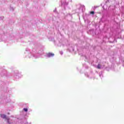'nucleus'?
Returning a JSON list of instances; mask_svg holds the SVG:
<instances>
[{
    "instance_id": "9",
    "label": "nucleus",
    "mask_w": 124,
    "mask_h": 124,
    "mask_svg": "<svg viewBox=\"0 0 124 124\" xmlns=\"http://www.w3.org/2000/svg\"><path fill=\"white\" fill-rule=\"evenodd\" d=\"M24 111H25V112H28V108H23Z\"/></svg>"
},
{
    "instance_id": "13",
    "label": "nucleus",
    "mask_w": 124,
    "mask_h": 124,
    "mask_svg": "<svg viewBox=\"0 0 124 124\" xmlns=\"http://www.w3.org/2000/svg\"><path fill=\"white\" fill-rule=\"evenodd\" d=\"M39 54H40V55H42V54H43V51H42V52H39Z\"/></svg>"
},
{
    "instance_id": "1",
    "label": "nucleus",
    "mask_w": 124,
    "mask_h": 124,
    "mask_svg": "<svg viewBox=\"0 0 124 124\" xmlns=\"http://www.w3.org/2000/svg\"><path fill=\"white\" fill-rule=\"evenodd\" d=\"M0 117L2 119H5V120H7L8 124H10V122H9V118L6 117V115H5V114H0Z\"/></svg>"
},
{
    "instance_id": "19",
    "label": "nucleus",
    "mask_w": 124,
    "mask_h": 124,
    "mask_svg": "<svg viewBox=\"0 0 124 124\" xmlns=\"http://www.w3.org/2000/svg\"><path fill=\"white\" fill-rule=\"evenodd\" d=\"M123 66L124 67V65H123Z\"/></svg>"
},
{
    "instance_id": "11",
    "label": "nucleus",
    "mask_w": 124,
    "mask_h": 124,
    "mask_svg": "<svg viewBox=\"0 0 124 124\" xmlns=\"http://www.w3.org/2000/svg\"><path fill=\"white\" fill-rule=\"evenodd\" d=\"M30 50V49H26V52H25V53H28V52H29V51Z\"/></svg>"
},
{
    "instance_id": "5",
    "label": "nucleus",
    "mask_w": 124,
    "mask_h": 124,
    "mask_svg": "<svg viewBox=\"0 0 124 124\" xmlns=\"http://www.w3.org/2000/svg\"><path fill=\"white\" fill-rule=\"evenodd\" d=\"M103 67H104V66H102L99 63L97 66V68H98V69H101L102 68H103Z\"/></svg>"
},
{
    "instance_id": "14",
    "label": "nucleus",
    "mask_w": 124,
    "mask_h": 124,
    "mask_svg": "<svg viewBox=\"0 0 124 124\" xmlns=\"http://www.w3.org/2000/svg\"><path fill=\"white\" fill-rule=\"evenodd\" d=\"M49 40L51 41H53L54 40V38H52L51 40L50 39V38H49Z\"/></svg>"
},
{
    "instance_id": "17",
    "label": "nucleus",
    "mask_w": 124,
    "mask_h": 124,
    "mask_svg": "<svg viewBox=\"0 0 124 124\" xmlns=\"http://www.w3.org/2000/svg\"><path fill=\"white\" fill-rule=\"evenodd\" d=\"M73 51H74V49H73Z\"/></svg>"
},
{
    "instance_id": "16",
    "label": "nucleus",
    "mask_w": 124,
    "mask_h": 124,
    "mask_svg": "<svg viewBox=\"0 0 124 124\" xmlns=\"http://www.w3.org/2000/svg\"><path fill=\"white\" fill-rule=\"evenodd\" d=\"M25 124H28V123H25Z\"/></svg>"
},
{
    "instance_id": "7",
    "label": "nucleus",
    "mask_w": 124,
    "mask_h": 124,
    "mask_svg": "<svg viewBox=\"0 0 124 124\" xmlns=\"http://www.w3.org/2000/svg\"><path fill=\"white\" fill-rule=\"evenodd\" d=\"M14 77H15V78H16V79H18V78H19V74H17V75L15 76Z\"/></svg>"
},
{
    "instance_id": "2",
    "label": "nucleus",
    "mask_w": 124,
    "mask_h": 124,
    "mask_svg": "<svg viewBox=\"0 0 124 124\" xmlns=\"http://www.w3.org/2000/svg\"><path fill=\"white\" fill-rule=\"evenodd\" d=\"M54 43L56 45H58L59 47H61V46H63L64 44H63L64 42H62V41H59V43L58 44L57 42H54Z\"/></svg>"
},
{
    "instance_id": "8",
    "label": "nucleus",
    "mask_w": 124,
    "mask_h": 124,
    "mask_svg": "<svg viewBox=\"0 0 124 124\" xmlns=\"http://www.w3.org/2000/svg\"><path fill=\"white\" fill-rule=\"evenodd\" d=\"M99 75L100 77H103V76L102 75V73H99Z\"/></svg>"
},
{
    "instance_id": "6",
    "label": "nucleus",
    "mask_w": 124,
    "mask_h": 124,
    "mask_svg": "<svg viewBox=\"0 0 124 124\" xmlns=\"http://www.w3.org/2000/svg\"><path fill=\"white\" fill-rule=\"evenodd\" d=\"M62 4H64V5H68V2H66V0H64V1L62 2Z\"/></svg>"
},
{
    "instance_id": "12",
    "label": "nucleus",
    "mask_w": 124,
    "mask_h": 124,
    "mask_svg": "<svg viewBox=\"0 0 124 124\" xmlns=\"http://www.w3.org/2000/svg\"><path fill=\"white\" fill-rule=\"evenodd\" d=\"M60 53L61 54V55H63V52L62 51H60Z\"/></svg>"
},
{
    "instance_id": "10",
    "label": "nucleus",
    "mask_w": 124,
    "mask_h": 124,
    "mask_svg": "<svg viewBox=\"0 0 124 124\" xmlns=\"http://www.w3.org/2000/svg\"><path fill=\"white\" fill-rule=\"evenodd\" d=\"M90 14H92L93 15V14H94V12L93 11L91 12Z\"/></svg>"
},
{
    "instance_id": "15",
    "label": "nucleus",
    "mask_w": 124,
    "mask_h": 124,
    "mask_svg": "<svg viewBox=\"0 0 124 124\" xmlns=\"http://www.w3.org/2000/svg\"><path fill=\"white\" fill-rule=\"evenodd\" d=\"M32 57H34V58H37L36 56H35V55H34V54H33Z\"/></svg>"
},
{
    "instance_id": "4",
    "label": "nucleus",
    "mask_w": 124,
    "mask_h": 124,
    "mask_svg": "<svg viewBox=\"0 0 124 124\" xmlns=\"http://www.w3.org/2000/svg\"><path fill=\"white\" fill-rule=\"evenodd\" d=\"M54 56H55V54L52 53H48L47 54V56L48 57V58H51L52 57H54Z\"/></svg>"
},
{
    "instance_id": "3",
    "label": "nucleus",
    "mask_w": 124,
    "mask_h": 124,
    "mask_svg": "<svg viewBox=\"0 0 124 124\" xmlns=\"http://www.w3.org/2000/svg\"><path fill=\"white\" fill-rule=\"evenodd\" d=\"M85 6L84 5H81L79 8V12H84L85 11Z\"/></svg>"
},
{
    "instance_id": "18",
    "label": "nucleus",
    "mask_w": 124,
    "mask_h": 124,
    "mask_svg": "<svg viewBox=\"0 0 124 124\" xmlns=\"http://www.w3.org/2000/svg\"><path fill=\"white\" fill-rule=\"evenodd\" d=\"M87 77H89V76L87 75Z\"/></svg>"
}]
</instances>
